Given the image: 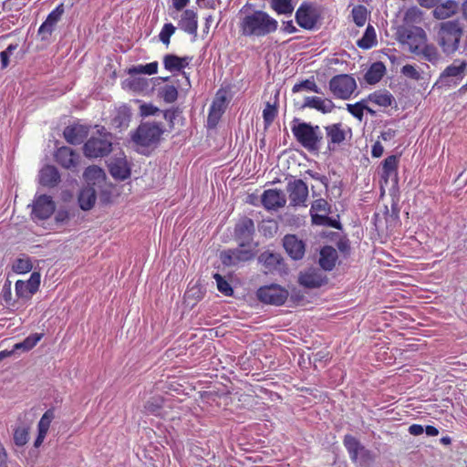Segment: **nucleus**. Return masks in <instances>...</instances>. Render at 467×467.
I'll list each match as a JSON object with an SVG mask.
<instances>
[{
	"instance_id": "nucleus-1",
	"label": "nucleus",
	"mask_w": 467,
	"mask_h": 467,
	"mask_svg": "<svg viewBox=\"0 0 467 467\" xmlns=\"http://www.w3.org/2000/svg\"><path fill=\"white\" fill-rule=\"evenodd\" d=\"M277 28V20L263 10L246 12L239 22V32L246 37H263L275 32Z\"/></svg>"
},
{
	"instance_id": "nucleus-2",
	"label": "nucleus",
	"mask_w": 467,
	"mask_h": 467,
	"mask_svg": "<svg viewBox=\"0 0 467 467\" xmlns=\"http://www.w3.org/2000/svg\"><path fill=\"white\" fill-rule=\"evenodd\" d=\"M296 141L309 152H318L324 143L323 132L318 125L300 121L295 118L291 127Z\"/></svg>"
},
{
	"instance_id": "nucleus-3",
	"label": "nucleus",
	"mask_w": 467,
	"mask_h": 467,
	"mask_svg": "<svg viewBox=\"0 0 467 467\" xmlns=\"http://www.w3.org/2000/svg\"><path fill=\"white\" fill-rule=\"evenodd\" d=\"M165 129L161 123L144 121L130 132L131 141L138 147L155 148L160 143Z\"/></svg>"
},
{
	"instance_id": "nucleus-4",
	"label": "nucleus",
	"mask_w": 467,
	"mask_h": 467,
	"mask_svg": "<svg viewBox=\"0 0 467 467\" xmlns=\"http://www.w3.org/2000/svg\"><path fill=\"white\" fill-rule=\"evenodd\" d=\"M462 35L463 29L459 21L441 22L437 33V42L442 52L450 56L458 50Z\"/></svg>"
},
{
	"instance_id": "nucleus-5",
	"label": "nucleus",
	"mask_w": 467,
	"mask_h": 467,
	"mask_svg": "<svg viewBox=\"0 0 467 467\" xmlns=\"http://www.w3.org/2000/svg\"><path fill=\"white\" fill-rule=\"evenodd\" d=\"M83 150L88 158H102L109 155L112 150V135L102 127L86 141Z\"/></svg>"
},
{
	"instance_id": "nucleus-6",
	"label": "nucleus",
	"mask_w": 467,
	"mask_h": 467,
	"mask_svg": "<svg viewBox=\"0 0 467 467\" xmlns=\"http://www.w3.org/2000/svg\"><path fill=\"white\" fill-rule=\"evenodd\" d=\"M327 148L326 152L337 151L339 147L351 137V130L341 122L332 123L324 127Z\"/></svg>"
},
{
	"instance_id": "nucleus-7",
	"label": "nucleus",
	"mask_w": 467,
	"mask_h": 467,
	"mask_svg": "<svg viewBox=\"0 0 467 467\" xmlns=\"http://www.w3.org/2000/svg\"><path fill=\"white\" fill-rule=\"evenodd\" d=\"M329 88L336 98L348 99L357 88V83L350 75L341 74L330 79Z\"/></svg>"
},
{
	"instance_id": "nucleus-8",
	"label": "nucleus",
	"mask_w": 467,
	"mask_h": 467,
	"mask_svg": "<svg viewBox=\"0 0 467 467\" xmlns=\"http://www.w3.org/2000/svg\"><path fill=\"white\" fill-rule=\"evenodd\" d=\"M467 61L455 59L440 75L438 83L441 86L456 87L464 78Z\"/></svg>"
},
{
	"instance_id": "nucleus-9",
	"label": "nucleus",
	"mask_w": 467,
	"mask_h": 467,
	"mask_svg": "<svg viewBox=\"0 0 467 467\" xmlns=\"http://www.w3.org/2000/svg\"><path fill=\"white\" fill-rule=\"evenodd\" d=\"M399 36L400 41L408 45L409 50L414 54H418L427 41L425 31L419 26L402 28L399 31Z\"/></svg>"
},
{
	"instance_id": "nucleus-10",
	"label": "nucleus",
	"mask_w": 467,
	"mask_h": 467,
	"mask_svg": "<svg viewBox=\"0 0 467 467\" xmlns=\"http://www.w3.org/2000/svg\"><path fill=\"white\" fill-rule=\"evenodd\" d=\"M256 296L265 304L281 306L286 301L288 292L280 285L273 284L260 287Z\"/></svg>"
},
{
	"instance_id": "nucleus-11",
	"label": "nucleus",
	"mask_w": 467,
	"mask_h": 467,
	"mask_svg": "<svg viewBox=\"0 0 467 467\" xmlns=\"http://www.w3.org/2000/svg\"><path fill=\"white\" fill-rule=\"evenodd\" d=\"M317 19L318 13L310 3H302L296 12V21L304 29H313L317 23Z\"/></svg>"
},
{
	"instance_id": "nucleus-12",
	"label": "nucleus",
	"mask_w": 467,
	"mask_h": 467,
	"mask_svg": "<svg viewBox=\"0 0 467 467\" xmlns=\"http://www.w3.org/2000/svg\"><path fill=\"white\" fill-rule=\"evenodd\" d=\"M290 204L293 206L306 205L308 197V187L301 179L289 181L286 185Z\"/></svg>"
},
{
	"instance_id": "nucleus-13",
	"label": "nucleus",
	"mask_w": 467,
	"mask_h": 467,
	"mask_svg": "<svg viewBox=\"0 0 467 467\" xmlns=\"http://www.w3.org/2000/svg\"><path fill=\"white\" fill-rule=\"evenodd\" d=\"M254 231V223L252 219L248 217L241 218L234 227V236L239 243V246H249L253 241Z\"/></svg>"
},
{
	"instance_id": "nucleus-14",
	"label": "nucleus",
	"mask_w": 467,
	"mask_h": 467,
	"mask_svg": "<svg viewBox=\"0 0 467 467\" xmlns=\"http://www.w3.org/2000/svg\"><path fill=\"white\" fill-rule=\"evenodd\" d=\"M254 257V253L251 249L245 247H237L234 249H228L221 252L220 260L225 266H234L243 262H247Z\"/></svg>"
},
{
	"instance_id": "nucleus-15",
	"label": "nucleus",
	"mask_w": 467,
	"mask_h": 467,
	"mask_svg": "<svg viewBox=\"0 0 467 467\" xmlns=\"http://www.w3.org/2000/svg\"><path fill=\"white\" fill-rule=\"evenodd\" d=\"M56 208V204L52 200V197L41 194L36 197L33 208L32 216L33 219L45 220L51 216Z\"/></svg>"
},
{
	"instance_id": "nucleus-16",
	"label": "nucleus",
	"mask_w": 467,
	"mask_h": 467,
	"mask_svg": "<svg viewBox=\"0 0 467 467\" xmlns=\"http://www.w3.org/2000/svg\"><path fill=\"white\" fill-rule=\"evenodd\" d=\"M298 282L302 286L312 289L325 285L327 282V278L323 270L309 268L300 273Z\"/></svg>"
},
{
	"instance_id": "nucleus-17",
	"label": "nucleus",
	"mask_w": 467,
	"mask_h": 467,
	"mask_svg": "<svg viewBox=\"0 0 467 467\" xmlns=\"http://www.w3.org/2000/svg\"><path fill=\"white\" fill-rule=\"evenodd\" d=\"M192 60V57H178L174 54H166L163 57L162 62L166 70L171 73L182 72L187 82L190 83L189 76L183 71V69L189 66Z\"/></svg>"
},
{
	"instance_id": "nucleus-18",
	"label": "nucleus",
	"mask_w": 467,
	"mask_h": 467,
	"mask_svg": "<svg viewBox=\"0 0 467 467\" xmlns=\"http://www.w3.org/2000/svg\"><path fill=\"white\" fill-rule=\"evenodd\" d=\"M283 246L293 260H301L306 254V243L296 234H286L283 238Z\"/></svg>"
},
{
	"instance_id": "nucleus-19",
	"label": "nucleus",
	"mask_w": 467,
	"mask_h": 467,
	"mask_svg": "<svg viewBox=\"0 0 467 467\" xmlns=\"http://www.w3.org/2000/svg\"><path fill=\"white\" fill-rule=\"evenodd\" d=\"M54 159L63 168L71 170L78 166L79 155L71 148L63 146L56 150Z\"/></svg>"
},
{
	"instance_id": "nucleus-20",
	"label": "nucleus",
	"mask_w": 467,
	"mask_h": 467,
	"mask_svg": "<svg viewBox=\"0 0 467 467\" xmlns=\"http://www.w3.org/2000/svg\"><path fill=\"white\" fill-rule=\"evenodd\" d=\"M64 11V5L60 4L48 14L47 19L38 28V35L41 36L42 39H47L51 36L56 24L61 19Z\"/></svg>"
},
{
	"instance_id": "nucleus-21",
	"label": "nucleus",
	"mask_w": 467,
	"mask_h": 467,
	"mask_svg": "<svg viewBox=\"0 0 467 467\" xmlns=\"http://www.w3.org/2000/svg\"><path fill=\"white\" fill-rule=\"evenodd\" d=\"M261 201L264 207L267 210H276L285 206L286 202L284 192L277 189L265 190Z\"/></svg>"
},
{
	"instance_id": "nucleus-22",
	"label": "nucleus",
	"mask_w": 467,
	"mask_h": 467,
	"mask_svg": "<svg viewBox=\"0 0 467 467\" xmlns=\"http://www.w3.org/2000/svg\"><path fill=\"white\" fill-rule=\"evenodd\" d=\"M225 109H226L225 96L217 95L216 98L213 99V101L210 107V109H209V114H208V118H207V124H208L209 128H214L218 124L222 115L225 111Z\"/></svg>"
},
{
	"instance_id": "nucleus-23",
	"label": "nucleus",
	"mask_w": 467,
	"mask_h": 467,
	"mask_svg": "<svg viewBox=\"0 0 467 467\" xmlns=\"http://www.w3.org/2000/svg\"><path fill=\"white\" fill-rule=\"evenodd\" d=\"M39 183L47 188H54L60 182V173L54 165H46L38 174Z\"/></svg>"
},
{
	"instance_id": "nucleus-24",
	"label": "nucleus",
	"mask_w": 467,
	"mask_h": 467,
	"mask_svg": "<svg viewBox=\"0 0 467 467\" xmlns=\"http://www.w3.org/2000/svg\"><path fill=\"white\" fill-rule=\"evenodd\" d=\"M65 140L73 145L80 144L88 136V128L83 125H72L65 128L63 131Z\"/></svg>"
},
{
	"instance_id": "nucleus-25",
	"label": "nucleus",
	"mask_w": 467,
	"mask_h": 467,
	"mask_svg": "<svg viewBox=\"0 0 467 467\" xmlns=\"http://www.w3.org/2000/svg\"><path fill=\"white\" fill-rule=\"evenodd\" d=\"M305 108L315 109L326 114L330 113L334 109L335 104L328 99H322L320 97H306L305 102L301 106V109Z\"/></svg>"
},
{
	"instance_id": "nucleus-26",
	"label": "nucleus",
	"mask_w": 467,
	"mask_h": 467,
	"mask_svg": "<svg viewBox=\"0 0 467 467\" xmlns=\"http://www.w3.org/2000/svg\"><path fill=\"white\" fill-rule=\"evenodd\" d=\"M398 164L399 158L396 155H390L383 161L381 177L385 183H388L389 180H391L393 183L398 182Z\"/></svg>"
},
{
	"instance_id": "nucleus-27",
	"label": "nucleus",
	"mask_w": 467,
	"mask_h": 467,
	"mask_svg": "<svg viewBox=\"0 0 467 467\" xmlns=\"http://www.w3.org/2000/svg\"><path fill=\"white\" fill-rule=\"evenodd\" d=\"M458 10L459 5L456 1L446 0L441 4L438 3L432 11V14L435 18L443 20L457 14Z\"/></svg>"
},
{
	"instance_id": "nucleus-28",
	"label": "nucleus",
	"mask_w": 467,
	"mask_h": 467,
	"mask_svg": "<svg viewBox=\"0 0 467 467\" xmlns=\"http://www.w3.org/2000/svg\"><path fill=\"white\" fill-rule=\"evenodd\" d=\"M337 250L330 246L326 245L320 250L319 265L323 271H331L337 263Z\"/></svg>"
},
{
	"instance_id": "nucleus-29",
	"label": "nucleus",
	"mask_w": 467,
	"mask_h": 467,
	"mask_svg": "<svg viewBox=\"0 0 467 467\" xmlns=\"http://www.w3.org/2000/svg\"><path fill=\"white\" fill-rule=\"evenodd\" d=\"M109 172L112 177L118 180H125L130 175L128 162L123 158H117L109 163Z\"/></svg>"
},
{
	"instance_id": "nucleus-30",
	"label": "nucleus",
	"mask_w": 467,
	"mask_h": 467,
	"mask_svg": "<svg viewBox=\"0 0 467 467\" xmlns=\"http://www.w3.org/2000/svg\"><path fill=\"white\" fill-rule=\"evenodd\" d=\"M131 119V112L129 107L123 105L115 110L111 124L119 130L127 129Z\"/></svg>"
},
{
	"instance_id": "nucleus-31",
	"label": "nucleus",
	"mask_w": 467,
	"mask_h": 467,
	"mask_svg": "<svg viewBox=\"0 0 467 467\" xmlns=\"http://www.w3.org/2000/svg\"><path fill=\"white\" fill-rule=\"evenodd\" d=\"M258 260L260 263H262L265 266V268L268 272H273L275 270H278L279 266L281 265L283 262V258L281 254L274 252L265 251L262 253Z\"/></svg>"
},
{
	"instance_id": "nucleus-32",
	"label": "nucleus",
	"mask_w": 467,
	"mask_h": 467,
	"mask_svg": "<svg viewBox=\"0 0 467 467\" xmlns=\"http://www.w3.org/2000/svg\"><path fill=\"white\" fill-rule=\"evenodd\" d=\"M180 26L189 34H196L198 28L196 13L191 9L185 10L180 20Z\"/></svg>"
},
{
	"instance_id": "nucleus-33",
	"label": "nucleus",
	"mask_w": 467,
	"mask_h": 467,
	"mask_svg": "<svg viewBox=\"0 0 467 467\" xmlns=\"http://www.w3.org/2000/svg\"><path fill=\"white\" fill-rule=\"evenodd\" d=\"M97 200V193L93 187L88 186L83 188L78 195L79 207L84 211L93 208Z\"/></svg>"
},
{
	"instance_id": "nucleus-34",
	"label": "nucleus",
	"mask_w": 467,
	"mask_h": 467,
	"mask_svg": "<svg viewBox=\"0 0 467 467\" xmlns=\"http://www.w3.org/2000/svg\"><path fill=\"white\" fill-rule=\"evenodd\" d=\"M343 443L349 454L351 461L357 463L358 462L359 451L362 450L363 445L357 438L350 434L345 435Z\"/></svg>"
},
{
	"instance_id": "nucleus-35",
	"label": "nucleus",
	"mask_w": 467,
	"mask_h": 467,
	"mask_svg": "<svg viewBox=\"0 0 467 467\" xmlns=\"http://www.w3.org/2000/svg\"><path fill=\"white\" fill-rule=\"evenodd\" d=\"M367 100L384 108L391 106L395 101L394 97L387 90L375 91L368 96Z\"/></svg>"
},
{
	"instance_id": "nucleus-36",
	"label": "nucleus",
	"mask_w": 467,
	"mask_h": 467,
	"mask_svg": "<svg viewBox=\"0 0 467 467\" xmlns=\"http://www.w3.org/2000/svg\"><path fill=\"white\" fill-rule=\"evenodd\" d=\"M386 67L382 62L373 63L364 76L368 84L378 83L384 76Z\"/></svg>"
},
{
	"instance_id": "nucleus-37",
	"label": "nucleus",
	"mask_w": 467,
	"mask_h": 467,
	"mask_svg": "<svg viewBox=\"0 0 467 467\" xmlns=\"http://www.w3.org/2000/svg\"><path fill=\"white\" fill-rule=\"evenodd\" d=\"M331 206L323 198L317 199L313 202L311 208H310V214L312 223H314V217L315 216H326L330 213Z\"/></svg>"
},
{
	"instance_id": "nucleus-38",
	"label": "nucleus",
	"mask_w": 467,
	"mask_h": 467,
	"mask_svg": "<svg viewBox=\"0 0 467 467\" xmlns=\"http://www.w3.org/2000/svg\"><path fill=\"white\" fill-rule=\"evenodd\" d=\"M377 44L376 31L374 27L368 25L363 36L357 41V46L362 49H369Z\"/></svg>"
},
{
	"instance_id": "nucleus-39",
	"label": "nucleus",
	"mask_w": 467,
	"mask_h": 467,
	"mask_svg": "<svg viewBox=\"0 0 467 467\" xmlns=\"http://www.w3.org/2000/svg\"><path fill=\"white\" fill-rule=\"evenodd\" d=\"M270 6L278 15H291L295 9L293 0H270Z\"/></svg>"
},
{
	"instance_id": "nucleus-40",
	"label": "nucleus",
	"mask_w": 467,
	"mask_h": 467,
	"mask_svg": "<svg viewBox=\"0 0 467 467\" xmlns=\"http://www.w3.org/2000/svg\"><path fill=\"white\" fill-rule=\"evenodd\" d=\"M417 55L422 56L425 60L433 65H436L441 60V55L439 54L436 47L433 45H427L426 43L421 47Z\"/></svg>"
},
{
	"instance_id": "nucleus-41",
	"label": "nucleus",
	"mask_w": 467,
	"mask_h": 467,
	"mask_svg": "<svg viewBox=\"0 0 467 467\" xmlns=\"http://www.w3.org/2000/svg\"><path fill=\"white\" fill-rule=\"evenodd\" d=\"M84 179L89 183H96L105 178L104 171L97 165H91L86 168L83 173Z\"/></svg>"
},
{
	"instance_id": "nucleus-42",
	"label": "nucleus",
	"mask_w": 467,
	"mask_h": 467,
	"mask_svg": "<svg viewBox=\"0 0 467 467\" xmlns=\"http://www.w3.org/2000/svg\"><path fill=\"white\" fill-rule=\"evenodd\" d=\"M43 337V334H31L27 337H26L22 342L16 343L14 346V350H24L28 351L32 349Z\"/></svg>"
},
{
	"instance_id": "nucleus-43",
	"label": "nucleus",
	"mask_w": 467,
	"mask_h": 467,
	"mask_svg": "<svg viewBox=\"0 0 467 467\" xmlns=\"http://www.w3.org/2000/svg\"><path fill=\"white\" fill-rule=\"evenodd\" d=\"M158 62L154 61L146 65H137L129 68L128 73L130 75H138V74H145V75H153L158 71Z\"/></svg>"
},
{
	"instance_id": "nucleus-44",
	"label": "nucleus",
	"mask_w": 467,
	"mask_h": 467,
	"mask_svg": "<svg viewBox=\"0 0 467 467\" xmlns=\"http://www.w3.org/2000/svg\"><path fill=\"white\" fill-rule=\"evenodd\" d=\"M16 295L23 300H29L36 292L32 289L26 281L18 280L16 282Z\"/></svg>"
},
{
	"instance_id": "nucleus-45",
	"label": "nucleus",
	"mask_w": 467,
	"mask_h": 467,
	"mask_svg": "<svg viewBox=\"0 0 467 467\" xmlns=\"http://www.w3.org/2000/svg\"><path fill=\"white\" fill-rule=\"evenodd\" d=\"M55 419V410L53 408L48 409L41 417L37 423V432L47 434L50 424Z\"/></svg>"
},
{
	"instance_id": "nucleus-46",
	"label": "nucleus",
	"mask_w": 467,
	"mask_h": 467,
	"mask_svg": "<svg viewBox=\"0 0 467 467\" xmlns=\"http://www.w3.org/2000/svg\"><path fill=\"white\" fill-rule=\"evenodd\" d=\"M12 268L16 274H26L32 270L33 265L28 256H24L16 259Z\"/></svg>"
},
{
	"instance_id": "nucleus-47",
	"label": "nucleus",
	"mask_w": 467,
	"mask_h": 467,
	"mask_svg": "<svg viewBox=\"0 0 467 467\" xmlns=\"http://www.w3.org/2000/svg\"><path fill=\"white\" fill-rule=\"evenodd\" d=\"M302 90L312 91L315 93H321L320 88L316 84L315 80L306 79L299 83H296L292 88L294 93L300 92Z\"/></svg>"
},
{
	"instance_id": "nucleus-48",
	"label": "nucleus",
	"mask_w": 467,
	"mask_h": 467,
	"mask_svg": "<svg viewBox=\"0 0 467 467\" xmlns=\"http://www.w3.org/2000/svg\"><path fill=\"white\" fill-rule=\"evenodd\" d=\"M353 21L358 26H363L367 21L368 11L364 5H358L351 11Z\"/></svg>"
},
{
	"instance_id": "nucleus-49",
	"label": "nucleus",
	"mask_w": 467,
	"mask_h": 467,
	"mask_svg": "<svg viewBox=\"0 0 467 467\" xmlns=\"http://www.w3.org/2000/svg\"><path fill=\"white\" fill-rule=\"evenodd\" d=\"M159 92L160 96L167 103H172L178 98V90L173 85H166Z\"/></svg>"
},
{
	"instance_id": "nucleus-50",
	"label": "nucleus",
	"mask_w": 467,
	"mask_h": 467,
	"mask_svg": "<svg viewBox=\"0 0 467 467\" xmlns=\"http://www.w3.org/2000/svg\"><path fill=\"white\" fill-rule=\"evenodd\" d=\"M367 102V99H364L355 104H348L347 109L352 116L361 121L363 119V112L364 109H366Z\"/></svg>"
},
{
	"instance_id": "nucleus-51",
	"label": "nucleus",
	"mask_w": 467,
	"mask_h": 467,
	"mask_svg": "<svg viewBox=\"0 0 467 467\" xmlns=\"http://www.w3.org/2000/svg\"><path fill=\"white\" fill-rule=\"evenodd\" d=\"M213 278L216 281L217 289L226 296H232L234 290L227 280L224 279L220 274L216 273L213 275Z\"/></svg>"
},
{
	"instance_id": "nucleus-52",
	"label": "nucleus",
	"mask_w": 467,
	"mask_h": 467,
	"mask_svg": "<svg viewBox=\"0 0 467 467\" xmlns=\"http://www.w3.org/2000/svg\"><path fill=\"white\" fill-rule=\"evenodd\" d=\"M277 115V109L275 105H271L269 102L266 103L263 110V118L265 126H269L274 121Z\"/></svg>"
},
{
	"instance_id": "nucleus-53",
	"label": "nucleus",
	"mask_w": 467,
	"mask_h": 467,
	"mask_svg": "<svg viewBox=\"0 0 467 467\" xmlns=\"http://www.w3.org/2000/svg\"><path fill=\"white\" fill-rule=\"evenodd\" d=\"M28 441V430L26 428H17L14 432V442L16 446L22 447Z\"/></svg>"
},
{
	"instance_id": "nucleus-54",
	"label": "nucleus",
	"mask_w": 467,
	"mask_h": 467,
	"mask_svg": "<svg viewBox=\"0 0 467 467\" xmlns=\"http://www.w3.org/2000/svg\"><path fill=\"white\" fill-rule=\"evenodd\" d=\"M314 224L330 226L336 229H341V223L335 219L326 216H315Z\"/></svg>"
},
{
	"instance_id": "nucleus-55",
	"label": "nucleus",
	"mask_w": 467,
	"mask_h": 467,
	"mask_svg": "<svg viewBox=\"0 0 467 467\" xmlns=\"http://www.w3.org/2000/svg\"><path fill=\"white\" fill-rule=\"evenodd\" d=\"M175 26L171 24H165L161 29V31L159 34L160 40L166 46L170 44V38L175 32Z\"/></svg>"
},
{
	"instance_id": "nucleus-56",
	"label": "nucleus",
	"mask_w": 467,
	"mask_h": 467,
	"mask_svg": "<svg viewBox=\"0 0 467 467\" xmlns=\"http://www.w3.org/2000/svg\"><path fill=\"white\" fill-rule=\"evenodd\" d=\"M18 47L17 44H10L4 51L0 52L1 67L5 68L9 65V57Z\"/></svg>"
},
{
	"instance_id": "nucleus-57",
	"label": "nucleus",
	"mask_w": 467,
	"mask_h": 467,
	"mask_svg": "<svg viewBox=\"0 0 467 467\" xmlns=\"http://www.w3.org/2000/svg\"><path fill=\"white\" fill-rule=\"evenodd\" d=\"M161 399L152 398L145 403L144 409L148 413L157 414L161 408Z\"/></svg>"
},
{
	"instance_id": "nucleus-58",
	"label": "nucleus",
	"mask_w": 467,
	"mask_h": 467,
	"mask_svg": "<svg viewBox=\"0 0 467 467\" xmlns=\"http://www.w3.org/2000/svg\"><path fill=\"white\" fill-rule=\"evenodd\" d=\"M420 20H421V13L419 9L413 7V8H410L406 11L405 16H404V21L407 24L417 23V22H420Z\"/></svg>"
},
{
	"instance_id": "nucleus-59",
	"label": "nucleus",
	"mask_w": 467,
	"mask_h": 467,
	"mask_svg": "<svg viewBox=\"0 0 467 467\" xmlns=\"http://www.w3.org/2000/svg\"><path fill=\"white\" fill-rule=\"evenodd\" d=\"M159 112H161L159 108L151 103H142L140 106V114L141 117L154 116Z\"/></svg>"
},
{
	"instance_id": "nucleus-60",
	"label": "nucleus",
	"mask_w": 467,
	"mask_h": 467,
	"mask_svg": "<svg viewBox=\"0 0 467 467\" xmlns=\"http://www.w3.org/2000/svg\"><path fill=\"white\" fill-rule=\"evenodd\" d=\"M401 73L411 79L419 80L420 78V74L417 70V68L410 64H407L401 67Z\"/></svg>"
},
{
	"instance_id": "nucleus-61",
	"label": "nucleus",
	"mask_w": 467,
	"mask_h": 467,
	"mask_svg": "<svg viewBox=\"0 0 467 467\" xmlns=\"http://www.w3.org/2000/svg\"><path fill=\"white\" fill-rule=\"evenodd\" d=\"M181 113L182 111L178 108L168 109L163 112V118L169 122L170 127L172 128L174 126L175 119Z\"/></svg>"
},
{
	"instance_id": "nucleus-62",
	"label": "nucleus",
	"mask_w": 467,
	"mask_h": 467,
	"mask_svg": "<svg viewBox=\"0 0 467 467\" xmlns=\"http://www.w3.org/2000/svg\"><path fill=\"white\" fill-rule=\"evenodd\" d=\"M40 278L41 275L38 272H33L30 275V278L26 281L29 286L34 289L36 292L38 290L40 285Z\"/></svg>"
},
{
	"instance_id": "nucleus-63",
	"label": "nucleus",
	"mask_w": 467,
	"mask_h": 467,
	"mask_svg": "<svg viewBox=\"0 0 467 467\" xmlns=\"http://www.w3.org/2000/svg\"><path fill=\"white\" fill-rule=\"evenodd\" d=\"M337 247L344 254H348L350 252V244L346 237H342L337 242Z\"/></svg>"
},
{
	"instance_id": "nucleus-64",
	"label": "nucleus",
	"mask_w": 467,
	"mask_h": 467,
	"mask_svg": "<svg viewBox=\"0 0 467 467\" xmlns=\"http://www.w3.org/2000/svg\"><path fill=\"white\" fill-rule=\"evenodd\" d=\"M358 460L363 462H370L374 460V455L369 450L363 446L362 450L359 451Z\"/></svg>"
}]
</instances>
